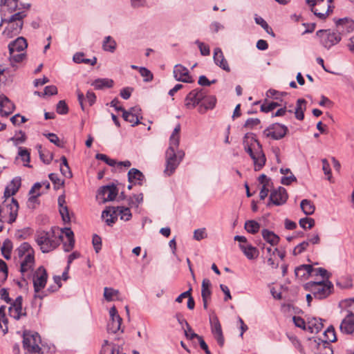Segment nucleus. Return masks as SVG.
Returning <instances> with one entry per match:
<instances>
[{
  "label": "nucleus",
  "mask_w": 354,
  "mask_h": 354,
  "mask_svg": "<svg viewBox=\"0 0 354 354\" xmlns=\"http://www.w3.org/2000/svg\"><path fill=\"white\" fill-rule=\"evenodd\" d=\"M216 97L214 95H207L206 89L197 88L187 95L185 104L187 109H193L198 106V111L203 114L208 110L213 109L216 106Z\"/></svg>",
  "instance_id": "nucleus-1"
},
{
  "label": "nucleus",
  "mask_w": 354,
  "mask_h": 354,
  "mask_svg": "<svg viewBox=\"0 0 354 354\" xmlns=\"http://www.w3.org/2000/svg\"><path fill=\"white\" fill-rule=\"evenodd\" d=\"M120 294L119 290L111 288L105 287L104 289V297L108 301H113L115 297H118Z\"/></svg>",
  "instance_id": "nucleus-45"
},
{
  "label": "nucleus",
  "mask_w": 354,
  "mask_h": 354,
  "mask_svg": "<svg viewBox=\"0 0 354 354\" xmlns=\"http://www.w3.org/2000/svg\"><path fill=\"white\" fill-rule=\"evenodd\" d=\"M239 248L245 256L250 260L257 259L259 254V250L251 244H239Z\"/></svg>",
  "instance_id": "nucleus-25"
},
{
  "label": "nucleus",
  "mask_w": 354,
  "mask_h": 354,
  "mask_svg": "<svg viewBox=\"0 0 354 354\" xmlns=\"http://www.w3.org/2000/svg\"><path fill=\"white\" fill-rule=\"evenodd\" d=\"M214 63L223 70L230 72V68L227 61L224 57L223 53L220 48H216L214 50L213 56Z\"/></svg>",
  "instance_id": "nucleus-19"
},
{
  "label": "nucleus",
  "mask_w": 354,
  "mask_h": 354,
  "mask_svg": "<svg viewBox=\"0 0 354 354\" xmlns=\"http://www.w3.org/2000/svg\"><path fill=\"white\" fill-rule=\"evenodd\" d=\"M63 236L56 234L55 228L52 227L49 231L37 230L35 234V241L43 253L50 252L56 249L60 244Z\"/></svg>",
  "instance_id": "nucleus-2"
},
{
  "label": "nucleus",
  "mask_w": 354,
  "mask_h": 354,
  "mask_svg": "<svg viewBox=\"0 0 354 354\" xmlns=\"http://www.w3.org/2000/svg\"><path fill=\"white\" fill-rule=\"evenodd\" d=\"M48 177L53 183L55 189H58L64 185V180H61L57 174H50Z\"/></svg>",
  "instance_id": "nucleus-54"
},
{
  "label": "nucleus",
  "mask_w": 354,
  "mask_h": 354,
  "mask_svg": "<svg viewBox=\"0 0 354 354\" xmlns=\"http://www.w3.org/2000/svg\"><path fill=\"white\" fill-rule=\"evenodd\" d=\"M18 257L24 259L26 255H35V251L32 246L28 242L22 243L16 250Z\"/></svg>",
  "instance_id": "nucleus-27"
},
{
  "label": "nucleus",
  "mask_w": 354,
  "mask_h": 354,
  "mask_svg": "<svg viewBox=\"0 0 354 354\" xmlns=\"http://www.w3.org/2000/svg\"><path fill=\"white\" fill-rule=\"evenodd\" d=\"M25 54L23 53H18L17 51H12V54H10V61L12 66H14L15 63H20L25 58Z\"/></svg>",
  "instance_id": "nucleus-47"
},
{
  "label": "nucleus",
  "mask_w": 354,
  "mask_h": 354,
  "mask_svg": "<svg viewBox=\"0 0 354 354\" xmlns=\"http://www.w3.org/2000/svg\"><path fill=\"white\" fill-rule=\"evenodd\" d=\"M174 77L176 80L185 83H192V77L189 75L188 69L181 64H176L174 68Z\"/></svg>",
  "instance_id": "nucleus-16"
},
{
  "label": "nucleus",
  "mask_w": 354,
  "mask_h": 354,
  "mask_svg": "<svg viewBox=\"0 0 354 354\" xmlns=\"http://www.w3.org/2000/svg\"><path fill=\"white\" fill-rule=\"evenodd\" d=\"M316 35L319 38L320 44L327 49L337 44L342 39L340 33L330 29L319 30L317 31Z\"/></svg>",
  "instance_id": "nucleus-8"
},
{
  "label": "nucleus",
  "mask_w": 354,
  "mask_h": 354,
  "mask_svg": "<svg viewBox=\"0 0 354 354\" xmlns=\"http://www.w3.org/2000/svg\"><path fill=\"white\" fill-rule=\"evenodd\" d=\"M30 196L28 199L27 205L28 208L35 209L36 205L39 204V197L41 196L40 192H37L36 194H30Z\"/></svg>",
  "instance_id": "nucleus-49"
},
{
  "label": "nucleus",
  "mask_w": 354,
  "mask_h": 354,
  "mask_svg": "<svg viewBox=\"0 0 354 354\" xmlns=\"http://www.w3.org/2000/svg\"><path fill=\"white\" fill-rule=\"evenodd\" d=\"M56 111L60 115H66L68 113V106L65 100H60L58 102L56 106Z\"/></svg>",
  "instance_id": "nucleus-52"
},
{
  "label": "nucleus",
  "mask_w": 354,
  "mask_h": 354,
  "mask_svg": "<svg viewBox=\"0 0 354 354\" xmlns=\"http://www.w3.org/2000/svg\"><path fill=\"white\" fill-rule=\"evenodd\" d=\"M324 324L322 319L313 318L311 321L308 322V330L310 333H319L322 330Z\"/></svg>",
  "instance_id": "nucleus-35"
},
{
  "label": "nucleus",
  "mask_w": 354,
  "mask_h": 354,
  "mask_svg": "<svg viewBox=\"0 0 354 354\" xmlns=\"http://www.w3.org/2000/svg\"><path fill=\"white\" fill-rule=\"evenodd\" d=\"M180 125L178 124L176 127L174 128L172 134L169 138V146L174 147H178L180 142Z\"/></svg>",
  "instance_id": "nucleus-37"
},
{
  "label": "nucleus",
  "mask_w": 354,
  "mask_h": 354,
  "mask_svg": "<svg viewBox=\"0 0 354 354\" xmlns=\"http://www.w3.org/2000/svg\"><path fill=\"white\" fill-rule=\"evenodd\" d=\"M26 17V13L24 11L18 12L12 15L9 19H2L0 23V27L3 23L12 24L13 22H21Z\"/></svg>",
  "instance_id": "nucleus-33"
},
{
  "label": "nucleus",
  "mask_w": 354,
  "mask_h": 354,
  "mask_svg": "<svg viewBox=\"0 0 354 354\" xmlns=\"http://www.w3.org/2000/svg\"><path fill=\"white\" fill-rule=\"evenodd\" d=\"M261 123V120L259 118H248L244 125L243 127L248 129H252L255 127L259 125Z\"/></svg>",
  "instance_id": "nucleus-60"
},
{
  "label": "nucleus",
  "mask_w": 354,
  "mask_h": 354,
  "mask_svg": "<svg viewBox=\"0 0 354 354\" xmlns=\"http://www.w3.org/2000/svg\"><path fill=\"white\" fill-rule=\"evenodd\" d=\"M250 133H246L244 136V147L245 151L250 155V158L253 160L254 165V170L255 171H259L261 170L263 167L265 165L266 158L265 156V154L262 149V146L259 142L258 140L256 139L255 135L253 133H251L252 139L255 142L257 145V148L252 149V147L249 145L248 144H245V140L249 138Z\"/></svg>",
  "instance_id": "nucleus-4"
},
{
  "label": "nucleus",
  "mask_w": 354,
  "mask_h": 354,
  "mask_svg": "<svg viewBox=\"0 0 354 354\" xmlns=\"http://www.w3.org/2000/svg\"><path fill=\"white\" fill-rule=\"evenodd\" d=\"M1 4L7 6L10 12L19 9L17 0H1Z\"/></svg>",
  "instance_id": "nucleus-51"
},
{
  "label": "nucleus",
  "mask_w": 354,
  "mask_h": 354,
  "mask_svg": "<svg viewBox=\"0 0 354 354\" xmlns=\"http://www.w3.org/2000/svg\"><path fill=\"white\" fill-rule=\"evenodd\" d=\"M178 148L169 146L166 151V167L164 173L169 176L174 173L185 156V152L183 150L176 151Z\"/></svg>",
  "instance_id": "nucleus-5"
},
{
  "label": "nucleus",
  "mask_w": 354,
  "mask_h": 354,
  "mask_svg": "<svg viewBox=\"0 0 354 354\" xmlns=\"http://www.w3.org/2000/svg\"><path fill=\"white\" fill-rule=\"evenodd\" d=\"M41 337L38 333L24 332L23 336V347L29 353L35 354H42L41 348L39 346Z\"/></svg>",
  "instance_id": "nucleus-7"
},
{
  "label": "nucleus",
  "mask_w": 354,
  "mask_h": 354,
  "mask_svg": "<svg viewBox=\"0 0 354 354\" xmlns=\"http://www.w3.org/2000/svg\"><path fill=\"white\" fill-rule=\"evenodd\" d=\"M255 22L260 25L267 33L271 35L273 37H275V34L274 33L271 27L269 26L268 23L261 17H255Z\"/></svg>",
  "instance_id": "nucleus-46"
},
{
  "label": "nucleus",
  "mask_w": 354,
  "mask_h": 354,
  "mask_svg": "<svg viewBox=\"0 0 354 354\" xmlns=\"http://www.w3.org/2000/svg\"><path fill=\"white\" fill-rule=\"evenodd\" d=\"M92 243L96 253H98L102 249V239L97 234H93Z\"/></svg>",
  "instance_id": "nucleus-62"
},
{
  "label": "nucleus",
  "mask_w": 354,
  "mask_h": 354,
  "mask_svg": "<svg viewBox=\"0 0 354 354\" xmlns=\"http://www.w3.org/2000/svg\"><path fill=\"white\" fill-rule=\"evenodd\" d=\"M19 207L18 201L15 198H12L10 203H7L6 201H5L0 205V221H4L5 210H8L9 219L8 223L10 224L14 223L18 215Z\"/></svg>",
  "instance_id": "nucleus-9"
},
{
  "label": "nucleus",
  "mask_w": 354,
  "mask_h": 354,
  "mask_svg": "<svg viewBox=\"0 0 354 354\" xmlns=\"http://www.w3.org/2000/svg\"><path fill=\"white\" fill-rule=\"evenodd\" d=\"M59 213L62 216V220L64 222H70L71 217L69 215V211L66 205L59 207Z\"/></svg>",
  "instance_id": "nucleus-64"
},
{
  "label": "nucleus",
  "mask_w": 354,
  "mask_h": 354,
  "mask_svg": "<svg viewBox=\"0 0 354 354\" xmlns=\"http://www.w3.org/2000/svg\"><path fill=\"white\" fill-rule=\"evenodd\" d=\"M122 118L125 121L131 123L132 127L140 124V120L138 115L131 111H127L126 110L124 111L122 113Z\"/></svg>",
  "instance_id": "nucleus-36"
},
{
  "label": "nucleus",
  "mask_w": 354,
  "mask_h": 354,
  "mask_svg": "<svg viewBox=\"0 0 354 354\" xmlns=\"http://www.w3.org/2000/svg\"><path fill=\"white\" fill-rule=\"evenodd\" d=\"M260 224L254 220L247 221L244 226L245 230L252 234L257 233L260 230Z\"/></svg>",
  "instance_id": "nucleus-39"
},
{
  "label": "nucleus",
  "mask_w": 354,
  "mask_h": 354,
  "mask_svg": "<svg viewBox=\"0 0 354 354\" xmlns=\"http://www.w3.org/2000/svg\"><path fill=\"white\" fill-rule=\"evenodd\" d=\"M35 93L38 95H53L57 93V88L54 85H50L44 88V93L41 94L38 91H36Z\"/></svg>",
  "instance_id": "nucleus-61"
},
{
  "label": "nucleus",
  "mask_w": 354,
  "mask_h": 354,
  "mask_svg": "<svg viewBox=\"0 0 354 354\" xmlns=\"http://www.w3.org/2000/svg\"><path fill=\"white\" fill-rule=\"evenodd\" d=\"M305 290L310 292L317 299H324L329 297L334 290V286L329 280L309 281L304 285Z\"/></svg>",
  "instance_id": "nucleus-3"
},
{
  "label": "nucleus",
  "mask_w": 354,
  "mask_h": 354,
  "mask_svg": "<svg viewBox=\"0 0 354 354\" xmlns=\"http://www.w3.org/2000/svg\"><path fill=\"white\" fill-rule=\"evenodd\" d=\"M12 249V243L8 239H6L3 243L1 248V252L3 257L6 259H10L11 257V252Z\"/></svg>",
  "instance_id": "nucleus-41"
},
{
  "label": "nucleus",
  "mask_w": 354,
  "mask_h": 354,
  "mask_svg": "<svg viewBox=\"0 0 354 354\" xmlns=\"http://www.w3.org/2000/svg\"><path fill=\"white\" fill-rule=\"evenodd\" d=\"M306 103L304 99H298L297 101L295 114V118L299 120H303L304 118V111L306 110Z\"/></svg>",
  "instance_id": "nucleus-28"
},
{
  "label": "nucleus",
  "mask_w": 354,
  "mask_h": 354,
  "mask_svg": "<svg viewBox=\"0 0 354 354\" xmlns=\"http://www.w3.org/2000/svg\"><path fill=\"white\" fill-rule=\"evenodd\" d=\"M288 133V129L286 126L279 123H274L268 127L263 132L266 138H270L272 140H281Z\"/></svg>",
  "instance_id": "nucleus-10"
},
{
  "label": "nucleus",
  "mask_w": 354,
  "mask_h": 354,
  "mask_svg": "<svg viewBox=\"0 0 354 354\" xmlns=\"http://www.w3.org/2000/svg\"><path fill=\"white\" fill-rule=\"evenodd\" d=\"M299 225L303 229H311L314 227L315 221L313 218L305 217L299 220Z\"/></svg>",
  "instance_id": "nucleus-48"
},
{
  "label": "nucleus",
  "mask_w": 354,
  "mask_h": 354,
  "mask_svg": "<svg viewBox=\"0 0 354 354\" xmlns=\"http://www.w3.org/2000/svg\"><path fill=\"white\" fill-rule=\"evenodd\" d=\"M301 208L306 215H311L315 210L313 203L308 199H304L300 203Z\"/></svg>",
  "instance_id": "nucleus-38"
},
{
  "label": "nucleus",
  "mask_w": 354,
  "mask_h": 354,
  "mask_svg": "<svg viewBox=\"0 0 354 354\" xmlns=\"http://www.w3.org/2000/svg\"><path fill=\"white\" fill-rule=\"evenodd\" d=\"M143 201V194H134L133 197H129L128 199V204L131 206H138Z\"/></svg>",
  "instance_id": "nucleus-53"
},
{
  "label": "nucleus",
  "mask_w": 354,
  "mask_h": 354,
  "mask_svg": "<svg viewBox=\"0 0 354 354\" xmlns=\"http://www.w3.org/2000/svg\"><path fill=\"white\" fill-rule=\"evenodd\" d=\"M211 332L216 339L218 344L222 347L224 345L225 339L223 334L221 325L216 315L209 316Z\"/></svg>",
  "instance_id": "nucleus-14"
},
{
  "label": "nucleus",
  "mask_w": 354,
  "mask_h": 354,
  "mask_svg": "<svg viewBox=\"0 0 354 354\" xmlns=\"http://www.w3.org/2000/svg\"><path fill=\"white\" fill-rule=\"evenodd\" d=\"M117 44L113 37L107 36L104 37L102 48L105 51L113 53L116 49Z\"/></svg>",
  "instance_id": "nucleus-34"
},
{
  "label": "nucleus",
  "mask_w": 354,
  "mask_h": 354,
  "mask_svg": "<svg viewBox=\"0 0 354 354\" xmlns=\"http://www.w3.org/2000/svg\"><path fill=\"white\" fill-rule=\"evenodd\" d=\"M261 234L263 239L272 246L277 245L279 243V236L272 231H270L268 229H263L261 231Z\"/></svg>",
  "instance_id": "nucleus-26"
},
{
  "label": "nucleus",
  "mask_w": 354,
  "mask_h": 354,
  "mask_svg": "<svg viewBox=\"0 0 354 354\" xmlns=\"http://www.w3.org/2000/svg\"><path fill=\"white\" fill-rule=\"evenodd\" d=\"M185 336L188 339H193L194 338H196L198 340V343L201 349H203L206 354H212V353L209 350L207 344L204 341L203 337L198 335L195 333H192V335H189L187 330H185Z\"/></svg>",
  "instance_id": "nucleus-30"
},
{
  "label": "nucleus",
  "mask_w": 354,
  "mask_h": 354,
  "mask_svg": "<svg viewBox=\"0 0 354 354\" xmlns=\"http://www.w3.org/2000/svg\"><path fill=\"white\" fill-rule=\"evenodd\" d=\"M117 214H113V207L110 209H105L102 212V217H104V216H110L109 218H107L106 219L105 222L106 223L111 226L112 225L113 223H115V221H117Z\"/></svg>",
  "instance_id": "nucleus-44"
},
{
  "label": "nucleus",
  "mask_w": 354,
  "mask_h": 354,
  "mask_svg": "<svg viewBox=\"0 0 354 354\" xmlns=\"http://www.w3.org/2000/svg\"><path fill=\"white\" fill-rule=\"evenodd\" d=\"M35 265V255L28 254L22 259L20 263L19 272L21 274V280L27 283V279L32 276Z\"/></svg>",
  "instance_id": "nucleus-12"
},
{
  "label": "nucleus",
  "mask_w": 354,
  "mask_h": 354,
  "mask_svg": "<svg viewBox=\"0 0 354 354\" xmlns=\"http://www.w3.org/2000/svg\"><path fill=\"white\" fill-rule=\"evenodd\" d=\"M21 187V178L16 177L13 178L10 183L6 186V189H8L11 194H15Z\"/></svg>",
  "instance_id": "nucleus-43"
},
{
  "label": "nucleus",
  "mask_w": 354,
  "mask_h": 354,
  "mask_svg": "<svg viewBox=\"0 0 354 354\" xmlns=\"http://www.w3.org/2000/svg\"><path fill=\"white\" fill-rule=\"evenodd\" d=\"M92 85L95 89H102L104 88H111L113 86V81L108 78H99L95 80Z\"/></svg>",
  "instance_id": "nucleus-31"
},
{
  "label": "nucleus",
  "mask_w": 354,
  "mask_h": 354,
  "mask_svg": "<svg viewBox=\"0 0 354 354\" xmlns=\"http://www.w3.org/2000/svg\"><path fill=\"white\" fill-rule=\"evenodd\" d=\"M308 247V241H303L301 243L298 244L295 248H294L292 251V254L295 256H297L298 254H301L304 252L307 248Z\"/></svg>",
  "instance_id": "nucleus-57"
},
{
  "label": "nucleus",
  "mask_w": 354,
  "mask_h": 354,
  "mask_svg": "<svg viewBox=\"0 0 354 354\" xmlns=\"http://www.w3.org/2000/svg\"><path fill=\"white\" fill-rule=\"evenodd\" d=\"M340 330L345 334L354 333V314L350 313L342 322Z\"/></svg>",
  "instance_id": "nucleus-20"
},
{
  "label": "nucleus",
  "mask_w": 354,
  "mask_h": 354,
  "mask_svg": "<svg viewBox=\"0 0 354 354\" xmlns=\"http://www.w3.org/2000/svg\"><path fill=\"white\" fill-rule=\"evenodd\" d=\"M99 195H102L104 201H113L118 195V189L115 185L102 186L98 191Z\"/></svg>",
  "instance_id": "nucleus-17"
},
{
  "label": "nucleus",
  "mask_w": 354,
  "mask_h": 354,
  "mask_svg": "<svg viewBox=\"0 0 354 354\" xmlns=\"http://www.w3.org/2000/svg\"><path fill=\"white\" fill-rule=\"evenodd\" d=\"M212 283L208 279H204L202 281L201 297L202 299L210 298Z\"/></svg>",
  "instance_id": "nucleus-40"
},
{
  "label": "nucleus",
  "mask_w": 354,
  "mask_h": 354,
  "mask_svg": "<svg viewBox=\"0 0 354 354\" xmlns=\"http://www.w3.org/2000/svg\"><path fill=\"white\" fill-rule=\"evenodd\" d=\"M313 267L310 264H303L297 267L295 270V274L297 278L307 279L313 273Z\"/></svg>",
  "instance_id": "nucleus-22"
},
{
  "label": "nucleus",
  "mask_w": 354,
  "mask_h": 354,
  "mask_svg": "<svg viewBox=\"0 0 354 354\" xmlns=\"http://www.w3.org/2000/svg\"><path fill=\"white\" fill-rule=\"evenodd\" d=\"M64 234L67 239L66 241H63V249L65 252H68L71 251L75 246L74 234L71 228L68 227H65L62 230L61 234Z\"/></svg>",
  "instance_id": "nucleus-21"
},
{
  "label": "nucleus",
  "mask_w": 354,
  "mask_h": 354,
  "mask_svg": "<svg viewBox=\"0 0 354 354\" xmlns=\"http://www.w3.org/2000/svg\"><path fill=\"white\" fill-rule=\"evenodd\" d=\"M139 73L144 77L145 82H151L153 80V75L152 73L147 68L140 67Z\"/></svg>",
  "instance_id": "nucleus-56"
},
{
  "label": "nucleus",
  "mask_w": 354,
  "mask_h": 354,
  "mask_svg": "<svg viewBox=\"0 0 354 354\" xmlns=\"http://www.w3.org/2000/svg\"><path fill=\"white\" fill-rule=\"evenodd\" d=\"M23 297L18 296L13 302H11V306L8 308V313L11 317L16 320H19L21 317L27 315L26 310L22 308Z\"/></svg>",
  "instance_id": "nucleus-15"
},
{
  "label": "nucleus",
  "mask_w": 354,
  "mask_h": 354,
  "mask_svg": "<svg viewBox=\"0 0 354 354\" xmlns=\"http://www.w3.org/2000/svg\"><path fill=\"white\" fill-rule=\"evenodd\" d=\"M311 275L313 276H322L326 280H328L330 277V274L328 272V271L323 268H314L313 272Z\"/></svg>",
  "instance_id": "nucleus-55"
},
{
  "label": "nucleus",
  "mask_w": 354,
  "mask_h": 354,
  "mask_svg": "<svg viewBox=\"0 0 354 354\" xmlns=\"http://www.w3.org/2000/svg\"><path fill=\"white\" fill-rule=\"evenodd\" d=\"M280 106L278 102H271L268 104L263 103L261 106V111L268 113L273 111L275 108Z\"/></svg>",
  "instance_id": "nucleus-58"
},
{
  "label": "nucleus",
  "mask_w": 354,
  "mask_h": 354,
  "mask_svg": "<svg viewBox=\"0 0 354 354\" xmlns=\"http://www.w3.org/2000/svg\"><path fill=\"white\" fill-rule=\"evenodd\" d=\"M113 214H119L120 216V219L124 220L125 221H129L132 217L131 210L129 207H113Z\"/></svg>",
  "instance_id": "nucleus-29"
},
{
  "label": "nucleus",
  "mask_w": 354,
  "mask_h": 354,
  "mask_svg": "<svg viewBox=\"0 0 354 354\" xmlns=\"http://www.w3.org/2000/svg\"><path fill=\"white\" fill-rule=\"evenodd\" d=\"M24 22H13L10 26H8L10 30H11L14 34L19 35L21 32V30L23 28Z\"/></svg>",
  "instance_id": "nucleus-63"
},
{
  "label": "nucleus",
  "mask_w": 354,
  "mask_h": 354,
  "mask_svg": "<svg viewBox=\"0 0 354 354\" xmlns=\"http://www.w3.org/2000/svg\"><path fill=\"white\" fill-rule=\"evenodd\" d=\"M19 156L21 157L22 161L24 162V166L27 167H31L32 166L29 165L30 160V152L29 151L24 148L22 147H19Z\"/></svg>",
  "instance_id": "nucleus-42"
},
{
  "label": "nucleus",
  "mask_w": 354,
  "mask_h": 354,
  "mask_svg": "<svg viewBox=\"0 0 354 354\" xmlns=\"http://www.w3.org/2000/svg\"><path fill=\"white\" fill-rule=\"evenodd\" d=\"M175 318L177 319L178 324L182 326L183 328V325H185L186 329H184V333H185V330L192 331V328L189 324V323L187 322V320L184 318V315L181 313H177L175 315Z\"/></svg>",
  "instance_id": "nucleus-50"
},
{
  "label": "nucleus",
  "mask_w": 354,
  "mask_h": 354,
  "mask_svg": "<svg viewBox=\"0 0 354 354\" xmlns=\"http://www.w3.org/2000/svg\"><path fill=\"white\" fill-rule=\"evenodd\" d=\"M311 7V11L321 19H324L333 12V7L330 6L333 0H306Z\"/></svg>",
  "instance_id": "nucleus-6"
},
{
  "label": "nucleus",
  "mask_w": 354,
  "mask_h": 354,
  "mask_svg": "<svg viewBox=\"0 0 354 354\" xmlns=\"http://www.w3.org/2000/svg\"><path fill=\"white\" fill-rule=\"evenodd\" d=\"M122 319L121 317H117L116 318H111V321L108 324L107 329L109 332L116 333L121 328Z\"/></svg>",
  "instance_id": "nucleus-32"
},
{
  "label": "nucleus",
  "mask_w": 354,
  "mask_h": 354,
  "mask_svg": "<svg viewBox=\"0 0 354 354\" xmlns=\"http://www.w3.org/2000/svg\"><path fill=\"white\" fill-rule=\"evenodd\" d=\"M145 180L144 174L138 169L132 168L128 172V180L133 185H142Z\"/></svg>",
  "instance_id": "nucleus-23"
},
{
  "label": "nucleus",
  "mask_w": 354,
  "mask_h": 354,
  "mask_svg": "<svg viewBox=\"0 0 354 354\" xmlns=\"http://www.w3.org/2000/svg\"><path fill=\"white\" fill-rule=\"evenodd\" d=\"M48 277L46 269L43 266H39L35 271L32 275V282L35 293L39 292L41 290L45 288Z\"/></svg>",
  "instance_id": "nucleus-13"
},
{
  "label": "nucleus",
  "mask_w": 354,
  "mask_h": 354,
  "mask_svg": "<svg viewBox=\"0 0 354 354\" xmlns=\"http://www.w3.org/2000/svg\"><path fill=\"white\" fill-rule=\"evenodd\" d=\"M15 110V104L5 95H0V115L6 117Z\"/></svg>",
  "instance_id": "nucleus-18"
},
{
  "label": "nucleus",
  "mask_w": 354,
  "mask_h": 354,
  "mask_svg": "<svg viewBox=\"0 0 354 354\" xmlns=\"http://www.w3.org/2000/svg\"><path fill=\"white\" fill-rule=\"evenodd\" d=\"M288 199V194L286 189L283 187H279L271 190L267 206L270 207L271 205L281 206L286 203Z\"/></svg>",
  "instance_id": "nucleus-11"
},
{
  "label": "nucleus",
  "mask_w": 354,
  "mask_h": 354,
  "mask_svg": "<svg viewBox=\"0 0 354 354\" xmlns=\"http://www.w3.org/2000/svg\"><path fill=\"white\" fill-rule=\"evenodd\" d=\"M195 44L198 45V48L200 50L201 54L203 56H208L210 54V49L208 45L204 44L203 42L200 41L199 40H196Z\"/></svg>",
  "instance_id": "nucleus-59"
},
{
  "label": "nucleus",
  "mask_w": 354,
  "mask_h": 354,
  "mask_svg": "<svg viewBox=\"0 0 354 354\" xmlns=\"http://www.w3.org/2000/svg\"><path fill=\"white\" fill-rule=\"evenodd\" d=\"M27 46L28 44L26 39L23 37H19L9 44V53L12 54V51L21 52L26 49Z\"/></svg>",
  "instance_id": "nucleus-24"
}]
</instances>
